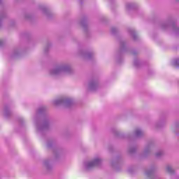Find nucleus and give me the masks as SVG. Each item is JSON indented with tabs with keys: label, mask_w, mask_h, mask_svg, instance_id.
<instances>
[{
	"label": "nucleus",
	"mask_w": 179,
	"mask_h": 179,
	"mask_svg": "<svg viewBox=\"0 0 179 179\" xmlns=\"http://www.w3.org/2000/svg\"><path fill=\"white\" fill-rule=\"evenodd\" d=\"M34 120L38 132H41L43 131H45V129H48V127H50L48 119L40 120L38 116H36L34 118Z\"/></svg>",
	"instance_id": "f03ea898"
},
{
	"label": "nucleus",
	"mask_w": 179,
	"mask_h": 179,
	"mask_svg": "<svg viewBox=\"0 0 179 179\" xmlns=\"http://www.w3.org/2000/svg\"><path fill=\"white\" fill-rule=\"evenodd\" d=\"M3 44H5V42L3 41V40H0V47H2Z\"/></svg>",
	"instance_id": "c85d7f7f"
},
{
	"label": "nucleus",
	"mask_w": 179,
	"mask_h": 179,
	"mask_svg": "<svg viewBox=\"0 0 179 179\" xmlns=\"http://www.w3.org/2000/svg\"><path fill=\"white\" fill-rule=\"evenodd\" d=\"M49 73L52 76H62V75H69L70 73H72V67H71V65L66 64H60L52 68L50 70Z\"/></svg>",
	"instance_id": "f257e3e1"
},
{
	"label": "nucleus",
	"mask_w": 179,
	"mask_h": 179,
	"mask_svg": "<svg viewBox=\"0 0 179 179\" xmlns=\"http://www.w3.org/2000/svg\"><path fill=\"white\" fill-rule=\"evenodd\" d=\"M6 16V13H2L0 14V27H1L2 21L3 20V19H5Z\"/></svg>",
	"instance_id": "6ab92c4d"
},
{
	"label": "nucleus",
	"mask_w": 179,
	"mask_h": 179,
	"mask_svg": "<svg viewBox=\"0 0 179 179\" xmlns=\"http://www.w3.org/2000/svg\"><path fill=\"white\" fill-rule=\"evenodd\" d=\"M128 33L131 36L132 38L135 41L138 40V34H136V32L134 29H128Z\"/></svg>",
	"instance_id": "f8f14e48"
},
{
	"label": "nucleus",
	"mask_w": 179,
	"mask_h": 179,
	"mask_svg": "<svg viewBox=\"0 0 179 179\" xmlns=\"http://www.w3.org/2000/svg\"><path fill=\"white\" fill-rule=\"evenodd\" d=\"M81 26H83L84 30L86 31L87 29V24H86V22H81Z\"/></svg>",
	"instance_id": "393cba45"
},
{
	"label": "nucleus",
	"mask_w": 179,
	"mask_h": 179,
	"mask_svg": "<svg viewBox=\"0 0 179 179\" xmlns=\"http://www.w3.org/2000/svg\"><path fill=\"white\" fill-rule=\"evenodd\" d=\"M136 152V147L135 146H129V153L130 155H134Z\"/></svg>",
	"instance_id": "a211bd4d"
},
{
	"label": "nucleus",
	"mask_w": 179,
	"mask_h": 179,
	"mask_svg": "<svg viewBox=\"0 0 179 179\" xmlns=\"http://www.w3.org/2000/svg\"><path fill=\"white\" fill-rule=\"evenodd\" d=\"M55 106H64V107H71L73 104V100L71 98H60L53 101Z\"/></svg>",
	"instance_id": "20e7f679"
},
{
	"label": "nucleus",
	"mask_w": 179,
	"mask_h": 179,
	"mask_svg": "<svg viewBox=\"0 0 179 179\" xmlns=\"http://www.w3.org/2000/svg\"><path fill=\"white\" fill-rule=\"evenodd\" d=\"M144 135L143 131L141 129H136L134 130V136L135 138H142V136Z\"/></svg>",
	"instance_id": "9d476101"
},
{
	"label": "nucleus",
	"mask_w": 179,
	"mask_h": 179,
	"mask_svg": "<svg viewBox=\"0 0 179 179\" xmlns=\"http://www.w3.org/2000/svg\"><path fill=\"white\" fill-rule=\"evenodd\" d=\"M0 3H2V0H0Z\"/></svg>",
	"instance_id": "473e14b6"
},
{
	"label": "nucleus",
	"mask_w": 179,
	"mask_h": 179,
	"mask_svg": "<svg viewBox=\"0 0 179 179\" xmlns=\"http://www.w3.org/2000/svg\"><path fill=\"white\" fill-rule=\"evenodd\" d=\"M111 33H113V34H115V33H117V28L112 27L111 28Z\"/></svg>",
	"instance_id": "bb28decb"
},
{
	"label": "nucleus",
	"mask_w": 179,
	"mask_h": 179,
	"mask_svg": "<svg viewBox=\"0 0 179 179\" xmlns=\"http://www.w3.org/2000/svg\"><path fill=\"white\" fill-rule=\"evenodd\" d=\"M146 177H148V178H152L155 176V169H147L145 173Z\"/></svg>",
	"instance_id": "9b49d317"
},
{
	"label": "nucleus",
	"mask_w": 179,
	"mask_h": 179,
	"mask_svg": "<svg viewBox=\"0 0 179 179\" xmlns=\"http://www.w3.org/2000/svg\"><path fill=\"white\" fill-rule=\"evenodd\" d=\"M127 50V43L125 41H121L120 42V51L116 54V59L117 62H120V59H121V55L126 51Z\"/></svg>",
	"instance_id": "39448f33"
},
{
	"label": "nucleus",
	"mask_w": 179,
	"mask_h": 179,
	"mask_svg": "<svg viewBox=\"0 0 179 179\" xmlns=\"http://www.w3.org/2000/svg\"><path fill=\"white\" fill-rule=\"evenodd\" d=\"M134 65L136 66V68H138V66L141 65V62H139V59H135L134 61Z\"/></svg>",
	"instance_id": "4be33fe9"
},
{
	"label": "nucleus",
	"mask_w": 179,
	"mask_h": 179,
	"mask_svg": "<svg viewBox=\"0 0 179 179\" xmlns=\"http://www.w3.org/2000/svg\"><path fill=\"white\" fill-rule=\"evenodd\" d=\"M17 55H19V51L18 50H15L14 52L13 57H17Z\"/></svg>",
	"instance_id": "cd10ccee"
},
{
	"label": "nucleus",
	"mask_w": 179,
	"mask_h": 179,
	"mask_svg": "<svg viewBox=\"0 0 179 179\" xmlns=\"http://www.w3.org/2000/svg\"><path fill=\"white\" fill-rule=\"evenodd\" d=\"M20 122H23V119H21V120H20Z\"/></svg>",
	"instance_id": "2f4dec72"
},
{
	"label": "nucleus",
	"mask_w": 179,
	"mask_h": 179,
	"mask_svg": "<svg viewBox=\"0 0 179 179\" xmlns=\"http://www.w3.org/2000/svg\"><path fill=\"white\" fill-rule=\"evenodd\" d=\"M111 165L112 166H115V164H114V162H112Z\"/></svg>",
	"instance_id": "7c9ffc66"
},
{
	"label": "nucleus",
	"mask_w": 179,
	"mask_h": 179,
	"mask_svg": "<svg viewBox=\"0 0 179 179\" xmlns=\"http://www.w3.org/2000/svg\"><path fill=\"white\" fill-rule=\"evenodd\" d=\"M173 29L176 34H179V28L177 26L173 25Z\"/></svg>",
	"instance_id": "5701e85b"
},
{
	"label": "nucleus",
	"mask_w": 179,
	"mask_h": 179,
	"mask_svg": "<svg viewBox=\"0 0 179 179\" xmlns=\"http://www.w3.org/2000/svg\"><path fill=\"white\" fill-rule=\"evenodd\" d=\"M47 146L48 148H51V146H52V143H48Z\"/></svg>",
	"instance_id": "c756f323"
},
{
	"label": "nucleus",
	"mask_w": 179,
	"mask_h": 179,
	"mask_svg": "<svg viewBox=\"0 0 179 179\" xmlns=\"http://www.w3.org/2000/svg\"><path fill=\"white\" fill-rule=\"evenodd\" d=\"M169 26H170V24H169V23L162 24V28L163 29H166L167 27H169Z\"/></svg>",
	"instance_id": "a878e982"
},
{
	"label": "nucleus",
	"mask_w": 179,
	"mask_h": 179,
	"mask_svg": "<svg viewBox=\"0 0 179 179\" xmlns=\"http://www.w3.org/2000/svg\"><path fill=\"white\" fill-rule=\"evenodd\" d=\"M38 9L45 15V16H51L52 15V13L44 5H40L38 6Z\"/></svg>",
	"instance_id": "0eeeda50"
},
{
	"label": "nucleus",
	"mask_w": 179,
	"mask_h": 179,
	"mask_svg": "<svg viewBox=\"0 0 179 179\" xmlns=\"http://www.w3.org/2000/svg\"><path fill=\"white\" fill-rule=\"evenodd\" d=\"M99 87V83L96 80H91L87 84V89L88 90H97Z\"/></svg>",
	"instance_id": "423d86ee"
},
{
	"label": "nucleus",
	"mask_w": 179,
	"mask_h": 179,
	"mask_svg": "<svg viewBox=\"0 0 179 179\" xmlns=\"http://www.w3.org/2000/svg\"><path fill=\"white\" fill-rule=\"evenodd\" d=\"M152 149H153V143H148L143 152V156H148V155H150L152 152Z\"/></svg>",
	"instance_id": "6e6552de"
},
{
	"label": "nucleus",
	"mask_w": 179,
	"mask_h": 179,
	"mask_svg": "<svg viewBox=\"0 0 179 179\" xmlns=\"http://www.w3.org/2000/svg\"><path fill=\"white\" fill-rule=\"evenodd\" d=\"M3 115L4 117H9L10 115V110L9 109V107L6 106L3 110Z\"/></svg>",
	"instance_id": "4468645a"
},
{
	"label": "nucleus",
	"mask_w": 179,
	"mask_h": 179,
	"mask_svg": "<svg viewBox=\"0 0 179 179\" xmlns=\"http://www.w3.org/2000/svg\"><path fill=\"white\" fill-rule=\"evenodd\" d=\"M176 1H179V0H176Z\"/></svg>",
	"instance_id": "72a5a7b5"
},
{
	"label": "nucleus",
	"mask_w": 179,
	"mask_h": 179,
	"mask_svg": "<svg viewBox=\"0 0 179 179\" xmlns=\"http://www.w3.org/2000/svg\"><path fill=\"white\" fill-rule=\"evenodd\" d=\"M44 165L46 167V169L48 170H50L51 169V164H50V161L49 160H46L44 162Z\"/></svg>",
	"instance_id": "412c9836"
},
{
	"label": "nucleus",
	"mask_w": 179,
	"mask_h": 179,
	"mask_svg": "<svg viewBox=\"0 0 179 179\" xmlns=\"http://www.w3.org/2000/svg\"><path fill=\"white\" fill-rule=\"evenodd\" d=\"M132 9H135V4L132 3H127L126 4V10H132Z\"/></svg>",
	"instance_id": "ddd939ff"
},
{
	"label": "nucleus",
	"mask_w": 179,
	"mask_h": 179,
	"mask_svg": "<svg viewBox=\"0 0 179 179\" xmlns=\"http://www.w3.org/2000/svg\"><path fill=\"white\" fill-rule=\"evenodd\" d=\"M82 57H83L85 59H92L94 57V52H81Z\"/></svg>",
	"instance_id": "1a4fd4ad"
},
{
	"label": "nucleus",
	"mask_w": 179,
	"mask_h": 179,
	"mask_svg": "<svg viewBox=\"0 0 179 179\" xmlns=\"http://www.w3.org/2000/svg\"><path fill=\"white\" fill-rule=\"evenodd\" d=\"M172 65H173V66H175V68H179V59H178V58L174 59L172 61Z\"/></svg>",
	"instance_id": "f3484780"
},
{
	"label": "nucleus",
	"mask_w": 179,
	"mask_h": 179,
	"mask_svg": "<svg viewBox=\"0 0 179 179\" xmlns=\"http://www.w3.org/2000/svg\"><path fill=\"white\" fill-rule=\"evenodd\" d=\"M166 170L169 174H174V169H173V167L171 165H167Z\"/></svg>",
	"instance_id": "2eb2a0df"
},
{
	"label": "nucleus",
	"mask_w": 179,
	"mask_h": 179,
	"mask_svg": "<svg viewBox=\"0 0 179 179\" xmlns=\"http://www.w3.org/2000/svg\"><path fill=\"white\" fill-rule=\"evenodd\" d=\"M45 112V107L41 106L39 108H38L37 110V115H40L41 114H43V113Z\"/></svg>",
	"instance_id": "dca6fc26"
},
{
	"label": "nucleus",
	"mask_w": 179,
	"mask_h": 179,
	"mask_svg": "<svg viewBox=\"0 0 179 179\" xmlns=\"http://www.w3.org/2000/svg\"><path fill=\"white\" fill-rule=\"evenodd\" d=\"M178 122H175L172 126V129H178Z\"/></svg>",
	"instance_id": "b1692460"
},
{
	"label": "nucleus",
	"mask_w": 179,
	"mask_h": 179,
	"mask_svg": "<svg viewBox=\"0 0 179 179\" xmlns=\"http://www.w3.org/2000/svg\"><path fill=\"white\" fill-rule=\"evenodd\" d=\"M163 155H164V153L163 152L162 150H159L158 152H157L155 153V157L159 159L160 157H162V156H163Z\"/></svg>",
	"instance_id": "aec40b11"
},
{
	"label": "nucleus",
	"mask_w": 179,
	"mask_h": 179,
	"mask_svg": "<svg viewBox=\"0 0 179 179\" xmlns=\"http://www.w3.org/2000/svg\"><path fill=\"white\" fill-rule=\"evenodd\" d=\"M103 159L100 157L94 158L91 161H86L83 164V169L85 171H90L93 170L94 167H97L101 164Z\"/></svg>",
	"instance_id": "7ed1b4c3"
}]
</instances>
